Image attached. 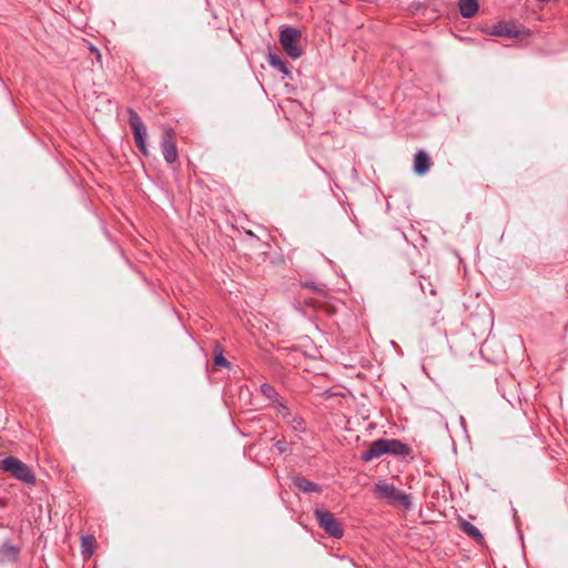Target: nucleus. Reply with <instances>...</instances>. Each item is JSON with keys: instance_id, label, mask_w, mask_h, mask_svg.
I'll return each mask as SVG.
<instances>
[{"instance_id": "6", "label": "nucleus", "mask_w": 568, "mask_h": 568, "mask_svg": "<svg viewBox=\"0 0 568 568\" xmlns=\"http://www.w3.org/2000/svg\"><path fill=\"white\" fill-rule=\"evenodd\" d=\"M129 123L133 131L134 140H135L138 148L140 149V151L143 154L146 155L148 154L146 144H145L146 130H145V126H144L141 118L139 116V114L132 110L129 111Z\"/></svg>"}, {"instance_id": "9", "label": "nucleus", "mask_w": 568, "mask_h": 568, "mask_svg": "<svg viewBox=\"0 0 568 568\" xmlns=\"http://www.w3.org/2000/svg\"><path fill=\"white\" fill-rule=\"evenodd\" d=\"M490 34L505 38H518L520 36V31L515 26L500 23L491 28Z\"/></svg>"}, {"instance_id": "4", "label": "nucleus", "mask_w": 568, "mask_h": 568, "mask_svg": "<svg viewBox=\"0 0 568 568\" xmlns=\"http://www.w3.org/2000/svg\"><path fill=\"white\" fill-rule=\"evenodd\" d=\"M0 469L10 473L17 479L33 485L36 475L31 468L16 457L9 456L0 460Z\"/></svg>"}, {"instance_id": "20", "label": "nucleus", "mask_w": 568, "mask_h": 568, "mask_svg": "<svg viewBox=\"0 0 568 568\" xmlns=\"http://www.w3.org/2000/svg\"><path fill=\"white\" fill-rule=\"evenodd\" d=\"M275 446L280 450V453H284L287 450V444L285 442L278 440Z\"/></svg>"}, {"instance_id": "17", "label": "nucleus", "mask_w": 568, "mask_h": 568, "mask_svg": "<svg viewBox=\"0 0 568 568\" xmlns=\"http://www.w3.org/2000/svg\"><path fill=\"white\" fill-rule=\"evenodd\" d=\"M287 423L291 425V427L294 429V430H303L304 429V420L302 417L300 416H295L292 418V420H288L287 419Z\"/></svg>"}, {"instance_id": "13", "label": "nucleus", "mask_w": 568, "mask_h": 568, "mask_svg": "<svg viewBox=\"0 0 568 568\" xmlns=\"http://www.w3.org/2000/svg\"><path fill=\"white\" fill-rule=\"evenodd\" d=\"M267 60L273 68L277 69L283 74L287 75L290 73L287 63L280 55L270 53Z\"/></svg>"}, {"instance_id": "14", "label": "nucleus", "mask_w": 568, "mask_h": 568, "mask_svg": "<svg viewBox=\"0 0 568 568\" xmlns=\"http://www.w3.org/2000/svg\"><path fill=\"white\" fill-rule=\"evenodd\" d=\"M460 528L465 534H467L469 537L474 538L475 540H477V541L484 540L481 532L473 524H470L466 520H462Z\"/></svg>"}, {"instance_id": "16", "label": "nucleus", "mask_w": 568, "mask_h": 568, "mask_svg": "<svg viewBox=\"0 0 568 568\" xmlns=\"http://www.w3.org/2000/svg\"><path fill=\"white\" fill-rule=\"evenodd\" d=\"M261 392L263 393V395L268 398L270 400H273L275 402L276 398H277V392L275 390V388L270 385V384H263L261 385Z\"/></svg>"}, {"instance_id": "3", "label": "nucleus", "mask_w": 568, "mask_h": 568, "mask_svg": "<svg viewBox=\"0 0 568 568\" xmlns=\"http://www.w3.org/2000/svg\"><path fill=\"white\" fill-rule=\"evenodd\" d=\"M302 32L292 27H284L280 32V43L285 53L292 59H298L303 54L301 47Z\"/></svg>"}, {"instance_id": "11", "label": "nucleus", "mask_w": 568, "mask_h": 568, "mask_svg": "<svg viewBox=\"0 0 568 568\" xmlns=\"http://www.w3.org/2000/svg\"><path fill=\"white\" fill-rule=\"evenodd\" d=\"M293 481L294 485L304 493H321L322 490L320 485L304 477H295Z\"/></svg>"}, {"instance_id": "10", "label": "nucleus", "mask_w": 568, "mask_h": 568, "mask_svg": "<svg viewBox=\"0 0 568 568\" xmlns=\"http://www.w3.org/2000/svg\"><path fill=\"white\" fill-rule=\"evenodd\" d=\"M19 555V548L11 544H3L0 547V561L11 562L16 561Z\"/></svg>"}, {"instance_id": "18", "label": "nucleus", "mask_w": 568, "mask_h": 568, "mask_svg": "<svg viewBox=\"0 0 568 568\" xmlns=\"http://www.w3.org/2000/svg\"><path fill=\"white\" fill-rule=\"evenodd\" d=\"M276 412L277 414L283 418V419H287L290 417V409L283 404V403H280L276 405Z\"/></svg>"}, {"instance_id": "15", "label": "nucleus", "mask_w": 568, "mask_h": 568, "mask_svg": "<svg viewBox=\"0 0 568 568\" xmlns=\"http://www.w3.org/2000/svg\"><path fill=\"white\" fill-rule=\"evenodd\" d=\"M82 551L87 556H91L94 551V539L92 537H82Z\"/></svg>"}, {"instance_id": "2", "label": "nucleus", "mask_w": 568, "mask_h": 568, "mask_svg": "<svg viewBox=\"0 0 568 568\" xmlns=\"http://www.w3.org/2000/svg\"><path fill=\"white\" fill-rule=\"evenodd\" d=\"M405 452V445L396 439H377L373 442L368 449L362 453L364 462H371L379 458L384 454L393 453L396 455Z\"/></svg>"}, {"instance_id": "5", "label": "nucleus", "mask_w": 568, "mask_h": 568, "mask_svg": "<svg viewBox=\"0 0 568 568\" xmlns=\"http://www.w3.org/2000/svg\"><path fill=\"white\" fill-rule=\"evenodd\" d=\"M320 526L332 537L341 538L343 536V528L339 523L335 519L333 514L316 509L314 513Z\"/></svg>"}, {"instance_id": "1", "label": "nucleus", "mask_w": 568, "mask_h": 568, "mask_svg": "<svg viewBox=\"0 0 568 568\" xmlns=\"http://www.w3.org/2000/svg\"><path fill=\"white\" fill-rule=\"evenodd\" d=\"M374 493L378 496V498L385 499L393 506H400L406 510L410 509L413 506L409 495L385 480H379L375 484Z\"/></svg>"}, {"instance_id": "19", "label": "nucleus", "mask_w": 568, "mask_h": 568, "mask_svg": "<svg viewBox=\"0 0 568 568\" xmlns=\"http://www.w3.org/2000/svg\"><path fill=\"white\" fill-rule=\"evenodd\" d=\"M214 364L216 366H223V367H229V362L226 361V358L223 356L222 353L215 355L214 357Z\"/></svg>"}, {"instance_id": "8", "label": "nucleus", "mask_w": 568, "mask_h": 568, "mask_svg": "<svg viewBox=\"0 0 568 568\" xmlns=\"http://www.w3.org/2000/svg\"><path fill=\"white\" fill-rule=\"evenodd\" d=\"M430 169V159L428 154L420 150L415 154L414 172L418 175L426 174Z\"/></svg>"}, {"instance_id": "7", "label": "nucleus", "mask_w": 568, "mask_h": 568, "mask_svg": "<svg viewBox=\"0 0 568 568\" xmlns=\"http://www.w3.org/2000/svg\"><path fill=\"white\" fill-rule=\"evenodd\" d=\"M173 130L166 129L162 138V154L168 163H173L178 159V151L175 142L173 141Z\"/></svg>"}, {"instance_id": "12", "label": "nucleus", "mask_w": 568, "mask_h": 568, "mask_svg": "<svg viewBox=\"0 0 568 568\" xmlns=\"http://www.w3.org/2000/svg\"><path fill=\"white\" fill-rule=\"evenodd\" d=\"M478 8L477 0H459V10L464 18L474 17L477 13Z\"/></svg>"}]
</instances>
